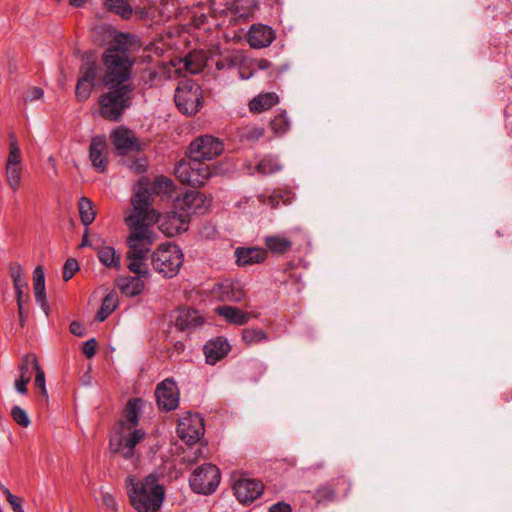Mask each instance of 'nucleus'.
Masks as SVG:
<instances>
[{
	"label": "nucleus",
	"mask_w": 512,
	"mask_h": 512,
	"mask_svg": "<svg viewBox=\"0 0 512 512\" xmlns=\"http://www.w3.org/2000/svg\"><path fill=\"white\" fill-rule=\"evenodd\" d=\"M126 40L124 36L116 38L102 54V83L106 88L131 84L135 58L128 51Z\"/></svg>",
	"instance_id": "1"
},
{
	"label": "nucleus",
	"mask_w": 512,
	"mask_h": 512,
	"mask_svg": "<svg viewBox=\"0 0 512 512\" xmlns=\"http://www.w3.org/2000/svg\"><path fill=\"white\" fill-rule=\"evenodd\" d=\"M125 486L131 506L137 512H158L162 506L165 490L159 484L155 473L147 475L139 480L129 475L125 480Z\"/></svg>",
	"instance_id": "2"
},
{
	"label": "nucleus",
	"mask_w": 512,
	"mask_h": 512,
	"mask_svg": "<svg viewBox=\"0 0 512 512\" xmlns=\"http://www.w3.org/2000/svg\"><path fill=\"white\" fill-rule=\"evenodd\" d=\"M154 197L143 179L140 180L134 188V194L131 198L132 209L125 216V223L130 232L141 228L142 230H153L152 225L157 220V211L151 206Z\"/></svg>",
	"instance_id": "3"
},
{
	"label": "nucleus",
	"mask_w": 512,
	"mask_h": 512,
	"mask_svg": "<svg viewBox=\"0 0 512 512\" xmlns=\"http://www.w3.org/2000/svg\"><path fill=\"white\" fill-rule=\"evenodd\" d=\"M157 238L158 236L153 230L139 228L130 232L127 238L128 251L126 253L127 267L130 272L143 278L151 276L147 258L150 246L156 242Z\"/></svg>",
	"instance_id": "4"
},
{
	"label": "nucleus",
	"mask_w": 512,
	"mask_h": 512,
	"mask_svg": "<svg viewBox=\"0 0 512 512\" xmlns=\"http://www.w3.org/2000/svg\"><path fill=\"white\" fill-rule=\"evenodd\" d=\"M139 418H120L114 426V432L110 439V447L113 452L119 453L125 459H131L135 453V447L146 437V431L139 427Z\"/></svg>",
	"instance_id": "5"
},
{
	"label": "nucleus",
	"mask_w": 512,
	"mask_h": 512,
	"mask_svg": "<svg viewBox=\"0 0 512 512\" xmlns=\"http://www.w3.org/2000/svg\"><path fill=\"white\" fill-rule=\"evenodd\" d=\"M134 85H119L108 88L99 98V113L110 121H119L126 109L131 106Z\"/></svg>",
	"instance_id": "6"
},
{
	"label": "nucleus",
	"mask_w": 512,
	"mask_h": 512,
	"mask_svg": "<svg viewBox=\"0 0 512 512\" xmlns=\"http://www.w3.org/2000/svg\"><path fill=\"white\" fill-rule=\"evenodd\" d=\"M151 265L155 272L163 278L175 277L184 261V254L181 248L171 242L161 244L155 249L151 256Z\"/></svg>",
	"instance_id": "7"
},
{
	"label": "nucleus",
	"mask_w": 512,
	"mask_h": 512,
	"mask_svg": "<svg viewBox=\"0 0 512 512\" xmlns=\"http://www.w3.org/2000/svg\"><path fill=\"white\" fill-rule=\"evenodd\" d=\"M33 371L35 372L34 387L39 390L43 397L47 398L45 374L39 366L36 355L33 353L24 355L18 365V375L14 382L15 390L19 394H26L27 385L32 378Z\"/></svg>",
	"instance_id": "8"
},
{
	"label": "nucleus",
	"mask_w": 512,
	"mask_h": 512,
	"mask_svg": "<svg viewBox=\"0 0 512 512\" xmlns=\"http://www.w3.org/2000/svg\"><path fill=\"white\" fill-rule=\"evenodd\" d=\"M174 98L178 109L186 115L196 114L202 106V90L193 80L180 81Z\"/></svg>",
	"instance_id": "9"
},
{
	"label": "nucleus",
	"mask_w": 512,
	"mask_h": 512,
	"mask_svg": "<svg viewBox=\"0 0 512 512\" xmlns=\"http://www.w3.org/2000/svg\"><path fill=\"white\" fill-rule=\"evenodd\" d=\"M220 480L219 468L214 464L207 463L192 472L189 477V485L197 494L210 495L216 491Z\"/></svg>",
	"instance_id": "10"
},
{
	"label": "nucleus",
	"mask_w": 512,
	"mask_h": 512,
	"mask_svg": "<svg viewBox=\"0 0 512 512\" xmlns=\"http://www.w3.org/2000/svg\"><path fill=\"white\" fill-rule=\"evenodd\" d=\"M176 175L182 183L202 186L212 176V170L202 159L190 157L188 162H181L177 166Z\"/></svg>",
	"instance_id": "11"
},
{
	"label": "nucleus",
	"mask_w": 512,
	"mask_h": 512,
	"mask_svg": "<svg viewBox=\"0 0 512 512\" xmlns=\"http://www.w3.org/2000/svg\"><path fill=\"white\" fill-rule=\"evenodd\" d=\"M223 142L211 135H203L196 138L189 146L190 157L202 160H210L223 152Z\"/></svg>",
	"instance_id": "12"
},
{
	"label": "nucleus",
	"mask_w": 512,
	"mask_h": 512,
	"mask_svg": "<svg viewBox=\"0 0 512 512\" xmlns=\"http://www.w3.org/2000/svg\"><path fill=\"white\" fill-rule=\"evenodd\" d=\"M179 390L173 379H165L155 389L157 405L162 412L175 410L179 405Z\"/></svg>",
	"instance_id": "13"
},
{
	"label": "nucleus",
	"mask_w": 512,
	"mask_h": 512,
	"mask_svg": "<svg viewBox=\"0 0 512 512\" xmlns=\"http://www.w3.org/2000/svg\"><path fill=\"white\" fill-rule=\"evenodd\" d=\"M210 201L198 191H188L181 198H177L175 209L187 214L188 221L192 214H203L207 211Z\"/></svg>",
	"instance_id": "14"
},
{
	"label": "nucleus",
	"mask_w": 512,
	"mask_h": 512,
	"mask_svg": "<svg viewBox=\"0 0 512 512\" xmlns=\"http://www.w3.org/2000/svg\"><path fill=\"white\" fill-rule=\"evenodd\" d=\"M155 223H159V229L166 236L173 237L188 229V218L187 214H182L179 210L171 211L166 214H159L157 212V220Z\"/></svg>",
	"instance_id": "15"
},
{
	"label": "nucleus",
	"mask_w": 512,
	"mask_h": 512,
	"mask_svg": "<svg viewBox=\"0 0 512 512\" xmlns=\"http://www.w3.org/2000/svg\"><path fill=\"white\" fill-rule=\"evenodd\" d=\"M233 490L236 498L241 503L248 504L262 495L264 485L256 479L239 477L233 484Z\"/></svg>",
	"instance_id": "16"
},
{
	"label": "nucleus",
	"mask_w": 512,
	"mask_h": 512,
	"mask_svg": "<svg viewBox=\"0 0 512 512\" xmlns=\"http://www.w3.org/2000/svg\"><path fill=\"white\" fill-rule=\"evenodd\" d=\"M178 437L188 446L197 443L205 433L203 418H180L176 429Z\"/></svg>",
	"instance_id": "17"
},
{
	"label": "nucleus",
	"mask_w": 512,
	"mask_h": 512,
	"mask_svg": "<svg viewBox=\"0 0 512 512\" xmlns=\"http://www.w3.org/2000/svg\"><path fill=\"white\" fill-rule=\"evenodd\" d=\"M110 139L119 155H126L128 152L142 149L139 139L124 126L114 129L110 134Z\"/></svg>",
	"instance_id": "18"
},
{
	"label": "nucleus",
	"mask_w": 512,
	"mask_h": 512,
	"mask_svg": "<svg viewBox=\"0 0 512 512\" xmlns=\"http://www.w3.org/2000/svg\"><path fill=\"white\" fill-rule=\"evenodd\" d=\"M89 158L92 166L98 172H104L108 164V147L105 136L98 135L92 138L89 146Z\"/></svg>",
	"instance_id": "19"
},
{
	"label": "nucleus",
	"mask_w": 512,
	"mask_h": 512,
	"mask_svg": "<svg viewBox=\"0 0 512 512\" xmlns=\"http://www.w3.org/2000/svg\"><path fill=\"white\" fill-rule=\"evenodd\" d=\"M213 296L223 302H241L246 298V292L239 282L226 280L214 287Z\"/></svg>",
	"instance_id": "20"
},
{
	"label": "nucleus",
	"mask_w": 512,
	"mask_h": 512,
	"mask_svg": "<svg viewBox=\"0 0 512 512\" xmlns=\"http://www.w3.org/2000/svg\"><path fill=\"white\" fill-rule=\"evenodd\" d=\"M274 39V30L264 24H253L247 33V41L255 49L268 47Z\"/></svg>",
	"instance_id": "21"
},
{
	"label": "nucleus",
	"mask_w": 512,
	"mask_h": 512,
	"mask_svg": "<svg viewBox=\"0 0 512 512\" xmlns=\"http://www.w3.org/2000/svg\"><path fill=\"white\" fill-rule=\"evenodd\" d=\"M235 256L239 266L259 264L266 260L267 250L258 247H238Z\"/></svg>",
	"instance_id": "22"
},
{
	"label": "nucleus",
	"mask_w": 512,
	"mask_h": 512,
	"mask_svg": "<svg viewBox=\"0 0 512 512\" xmlns=\"http://www.w3.org/2000/svg\"><path fill=\"white\" fill-rule=\"evenodd\" d=\"M9 273L13 281L17 306L21 309V303L29 300V295L24 293L25 289L28 287V283L23 277V269L18 262H14L10 265Z\"/></svg>",
	"instance_id": "23"
},
{
	"label": "nucleus",
	"mask_w": 512,
	"mask_h": 512,
	"mask_svg": "<svg viewBox=\"0 0 512 512\" xmlns=\"http://www.w3.org/2000/svg\"><path fill=\"white\" fill-rule=\"evenodd\" d=\"M229 350L230 344L222 338L211 340L203 347L206 362L211 365L216 364L220 359L226 356Z\"/></svg>",
	"instance_id": "24"
},
{
	"label": "nucleus",
	"mask_w": 512,
	"mask_h": 512,
	"mask_svg": "<svg viewBox=\"0 0 512 512\" xmlns=\"http://www.w3.org/2000/svg\"><path fill=\"white\" fill-rule=\"evenodd\" d=\"M215 312L223 317L228 323L234 325H245L249 322L250 318L256 317L252 313L245 312L237 307L224 305L215 309Z\"/></svg>",
	"instance_id": "25"
},
{
	"label": "nucleus",
	"mask_w": 512,
	"mask_h": 512,
	"mask_svg": "<svg viewBox=\"0 0 512 512\" xmlns=\"http://www.w3.org/2000/svg\"><path fill=\"white\" fill-rule=\"evenodd\" d=\"M279 101L277 94L269 92L255 96L249 102V109L254 113H261L269 110Z\"/></svg>",
	"instance_id": "26"
},
{
	"label": "nucleus",
	"mask_w": 512,
	"mask_h": 512,
	"mask_svg": "<svg viewBox=\"0 0 512 512\" xmlns=\"http://www.w3.org/2000/svg\"><path fill=\"white\" fill-rule=\"evenodd\" d=\"M202 323L203 317L197 310L194 309L182 310L176 319L177 326H179L182 330L196 328Z\"/></svg>",
	"instance_id": "27"
},
{
	"label": "nucleus",
	"mask_w": 512,
	"mask_h": 512,
	"mask_svg": "<svg viewBox=\"0 0 512 512\" xmlns=\"http://www.w3.org/2000/svg\"><path fill=\"white\" fill-rule=\"evenodd\" d=\"M143 277L139 276H130L122 278L119 282V288L121 292L128 296L134 297L141 294L145 288Z\"/></svg>",
	"instance_id": "28"
},
{
	"label": "nucleus",
	"mask_w": 512,
	"mask_h": 512,
	"mask_svg": "<svg viewBox=\"0 0 512 512\" xmlns=\"http://www.w3.org/2000/svg\"><path fill=\"white\" fill-rule=\"evenodd\" d=\"M264 244L270 252L274 254H284L292 247L289 238L283 235H270L264 238Z\"/></svg>",
	"instance_id": "29"
},
{
	"label": "nucleus",
	"mask_w": 512,
	"mask_h": 512,
	"mask_svg": "<svg viewBox=\"0 0 512 512\" xmlns=\"http://www.w3.org/2000/svg\"><path fill=\"white\" fill-rule=\"evenodd\" d=\"M78 211L81 222L84 226H89L95 220L96 212L93 203L87 197L82 196L78 202Z\"/></svg>",
	"instance_id": "30"
},
{
	"label": "nucleus",
	"mask_w": 512,
	"mask_h": 512,
	"mask_svg": "<svg viewBox=\"0 0 512 512\" xmlns=\"http://www.w3.org/2000/svg\"><path fill=\"white\" fill-rule=\"evenodd\" d=\"M152 192V195H165L171 196L174 190L173 182L165 176H158L155 180L147 186Z\"/></svg>",
	"instance_id": "31"
},
{
	"label": "nucleus",
	"mask_w": 512,
	"mask_h": 512,
	"mask_svg": "<svg viewBox=\"0 0 512 512\" xmlns=\"http://www.w3.org/2000/svg\"><path fill=\"white\" fill-rule=\"evenodd\" d=\"M83 63L80 67V78L84 81L95 84V80L98 76V66L91 54L84 57Z\"/></svg>",
	"instance_id": "32"
},
{
	"label": "nucleus",
	"mask_w": 512,
	"mask_h": 512,
	"mask_svg": "<svg viewBox=\"0 0 512 512\" xmlns=\"http://www.w3.org/2000/svg\"><path fill=\"white\" fill-rule=\"evenodd\" d=\"M118 306V295L115 292L108 293L96 314V319L100 322L104 321Z\"/></svg>",
	"instance_id": "33"
},
{
	"label": "nucleus",
	"mask_w": 512,
	"mask_h": 512,
	"mask_svg": "<svg viewBox=\"0 0 512 512\" xmlns=\"http://www.w3.org/2000/svg\"><path fill=\"white\" fill-rule=\"evenodd\" d=\"M257 7V0H235L232 11L238 18H248Z\"/></svg>",
	"instance_id": "34"
},
{
	"label": "nucleus",
	"mask_w": 512,
	"mask_h": 512,
	"mask_svg": "<svg viewBox=\"0 0 512 512\" xmlns=\"http://www.w3.org/2000/svg\"><path fill=\"white\" fill-rule=\"evenodd\" d=\"M100 262L107 267H120V255L111 246H104L98 251Z\"/></svg>",
	"instance_id": "35"
},
{
	"label": "nucleus",
	"mask_w": 512,
	"mask_h": 512,
	"mask_svg": "<svg viewBox=\"0 0 512 512\" xmlns=\"http://www.w3.org/2000/svg\"><path fill=\"white\" fill-rule=\"evenodd\" d=\"M292 198H293V196H292L291 192H284V193L274 192L273 194H271L269 196H265V195L259 196L260 202H262L265 205H269L272 209L277 208V206L280 203V200H282V202L284 204H289V203H291Z\"/></svg>",
	"instance_id": "36"
},
{
	"label": "nucleus",
	"mask_w": 512,
	"mask_h": 512,
	"mask_svg": "<svg viewBox=\"0 0 512 512\" xmlns=\"http://www.w3.org/2000/svg\"><path fill=\"white\" fill-rule=\"evenodd\" d=\"M205 65L204 57L197 52L189 53L185 57V67L191 74L200 73L204 69Z\"/></svg>",
	"instance_id": "37"
},
{
	"label": "nucleus",
	"mask_w": 512,
	"mask_h": 512,
	"mask_svg": "<svg viewBox=\"0 0 512 512\" xmlns=\"http://www.w3.org/2000/svg\"><path fill=\"white\" fill-rule=\"evenodd\" d=\"M242 339L247 345H254L268 340L267 333L258 328H246L242 332Z\"/></svg>",
	"instance_id": "38"
},
{
	"label": "nucleus",
	"mask_w": 512,
	"mask_h": 512,
	"mask_svg": "<svg viewBox=\"0 0 512 512\" xmlns=\"http://www.w3.org/2000/svg\"><path fill=\"white\" fill-rule=\"evenodd\" d=\"M105 5L123 19H129L132 15V7L125 0H105Z\"/></svg>",
	"instance_id": "39"
},
{
	"label": "nucleus",
	"mask_w": 512,
	"mask_h": 512,
	"mask_svg": "<svg viewBox=\"0 0 512 512\" xmlns=\"http://www.w3.org/2000/svg\"><path fill=\"white\" fill-rule=\"evenodd\" d=\"M281 168L282 165L278 162V160L270 156L264 157L256 165V171L261 175L273 174L281 170Z\"/></svg>",
	"instance_id": "40"
},
{
	"label": "nucleus",
	"mask_w": 512,
	"mask_h": 512,
	"mask_svg": "<svg viewBox=\"0 0 512 512\" xmlns=\"http://www.w3.org/2000/svg\"><path fill=\"white\" fill-rule=\"evenodd\" d=\"M270 127L275 135L281 136L290 129V121L285 111L276 115L270 122Z\"/></svg>",
	"instance_id": "41"
},
{
	"label": "nucleus",
	"mask_w": 512,
	"mask_h": 512,
	"mask_svg": "<svg viewBox=\"0 0 512 512\" xmlns=\"http://www.w3.org/2000/svg\"><path fill=\"white\" fill-rule=\"evenodd\" d=\"M6 177L11 189L17 191L22 178L21 166H6Z\"/></svg>",
	"instance_id": "42"
},
{
	"label": "nucleus",
	"mask_w": 512,
	"mask_h": 512,
	"mask_svg": "<svg viewBox=\"0 0 512 512\" xmlns=\"http://www.w3.org/2000/svg\"><path fill=\"white\" fill-rule=\"evenodd\" d=\"M94 84L79 78L76 84V97L79 101H85L90 97Z\"/></svg>",
	"instance_id": "43"
},
{
	"label": "nucleus",
	"mask_w": 512,
	"mask_h": 512,
	"mask_svg": "<svg viewBox=\"0 0 512 512\" xmlns=\"http://www.w3.org/2000/svg\"><path fill=\"white\" fill-rule=\"evenodd\" d=\"M207 457V449L205 447H197V448H189V450L185 453L184 461L188 464H194L201 459H205Z\"/></svg>",
	"instance_id": "44"
},
{
	"label": "nucleus",
	"mask_w": 512,
	"mask_h": 512,
	"mask_svg": "<svg viewBox=\"0 0 512 512\" xmlns=\"http://www.w3.org/2000/svg\"><path fill=\"white\" fill-rule=\"evenodd\" d=\"M144 404V401L140 398H134L129 400L124 410V416H139L143 412Z\"/></svg>",
	"instance_id": "45"
},
{
	"label": "nucleus",
	"mask_w": 512,
	"mask_h": 512,
	"mask_svg": "<svg viewBox=\"0 0 512 512\" xmlns=\"http://www.w3.org/2000/svg\"><path fill=\"white\" fill-rule=\"evenodd\" d=\"M21 150L19 144H9V154L6 162V166H21Z\"/></svg>",
	"instance_id": "46"
},
{
	"label": "nucleus",
	"mask_w": 512,
	"mask_h": 512,
	"mask_svg": "<svg viewBox=\"0 0 512 512\" xmlns=\"http://www.w3.org/2000/svg\"><path fill=\"white\" fill-rule=\"evenodd\" d=\"M264 135V128L259 126H247L243 129L241 137L247 141H257Z\"/></svg>",
	"instance_id": "47"
},
{
	"label": "nucleus",
	"mask_w": 512,
	"mask_h": 512,
	"mask_svg": "<svg viewBox=\"0 0 512 512\" xmlns=\"http://www.w3.org/2000/svg\"><path fill=\"white\" fill-rule=\"evenodd\" d=\"M241 58H242V55L239 52L232 53L230 55H227L223 59L216 61V67L218 70L230 68L232 66L237 65L240 62Z\"/></svg>",
	"instance_id": "48"
},
{
	"label": "nucleus",
	"mask_w": 512,
	"mask_h": 512,
	"mask_svg": "<svg viewBox=\"0 0 512 512\" xmlns=\"http://www.w3.org/2000/svg\"><path fill=\"white\" fill-rule=\"evenodd\" d=\"M33 290L36 302L47 315L49 307L46 299L45 285L33 286Z\"/></svg>",
	"instance_id": "49"
},
{
	"label": "nucleus",
	"mask_w": 512,
	"mask_h": 512,
	"mask_svg": "<svg viewBox=\"0 0 512 512\" xmlns=\"http://www.w3.org/2000/svg\"><path fill=\"white\" fill-rule=\"evenodd\" d=\"M79 270L78 262L74 259H68L63 267V279L64 281L70 280L73 275Z\"/></svg>",
	"instance_id": "50"
},
{
	"label": "nucleus",
	"mask_w": 512,
	"mask_h": 512,
	"mask_svg": "<svg viewBox=\"0 0 512 512\" xmlns=\"http://www.w3.org/2000/svg\"><path fill=\"white\" fill-rule=\"evenodd\" d=\"M44 95V92L41 88L39 87H32V88H29L24 97H23V101L25 103H28V102H33V101H36V100H40Z\"/></svg>",
	"instance_id": "51"
},
{
	"label": "nucleus",
	"mask_w": 512,
	"mask_h": 512,
	"mask_svg": "<svg viewBox=\"0 0 512 512\" xmlns=\"http://www.w3.org/2000/svg\"><path fill=\"white\" fill-rule=\"evenodd\" d=\"M316 497H317L318 501H324V500L330 501V500L334 499L335 493L330 487L323 486V487H320L319 489H317Z\"/></svg>",
	"instance_id": "52"
},
{
	"label": "nucleus",
	"mask_w": 512,
	"mask_h": 512,
	"mask_svg": "<svg viewBox=\"0 0 512 512\" xmlns=\"http://www.w3.org/2000/svg\"><path fill=\"white\" fill-rule=\"evenodd\" d=\"M101 499H102V502L104 504V506L109 509V510H112V511H116L117 510V501H116V498L108 493V492H101Z\"/></svg>",
	"instance_id": "53"
},
{
	"label": "nucleus",
	"mask_w": 512,
	"mask_h": 512,
	"mask_svg": "<svg viewBox=\"0 0 512 512\" xmlns=\"http://www.w3.org/2000/svg\"><path fill=\"white\" fill-rule=\"evenodd\" d=\"M96 349H97V342L94 338L89 339L83 345V353L88 358H91L95 355Z\"/></svg>",
	"instance_id": "54"
},
{
	"label": "nucleus",
	"mask_w": 512,
	"mask_h": 512,
	"mask_svg": "<svg viewBox=\"0 0 512 512\" xmlns=\"http://www.w3.org/2000/svg\"><path fill=\"white\" fill-rule=\"evenodd\" d=\"M45 285V274L41 266H37L33 271V286Z\"/></svg>",
	"instance_id": "55"
},
{
	"label": "nucleus",
	"mask_w": 512,
	"mask_h": 512,
	"mask_svg": "<svg viewBox=\"0 0 512 512\" xmlns=\"http://www.w3.org/2000/svg\"><path fill=\"white\" fill-rule=\"evenodd\" d=\"M8 503L11 505L13 512H24L21 500L13 494H9Z\"/></svg>",
	"instance_id": "56"
},
{
	"label": "nucleus",
	"mask_w": 512,
	"mask_h": 512,
	"mask_svg": "<svg viewBox=\"0 0 512 512\" xmlns=\"http://www.w3.org/2000/svg\"><path fill=\"white\" fill-rule=\"evenodd\" d=\"M269 512H292V509L289 504L278 502L270 507Z\"/></svg>",
	"instance_id": "57"
},
{
	"label": "nucleus",
	"mask_w": 512,
	"mask_h": 512,
	"mask_svg": "<svg viewBox=\"0 0 512 512\" xmlns=\"http://www.w3.org/2000/svg\"><path fill=\"white\" fill-rule=\"evenodd\" d=\"M70 331L76 336H83L84 335V327L79 322H72L70 324Z\"/></svg>",
	"instance_id": "58"
},
{
	"label": "nucleus",
	"mask_w": 512,
	"mask_h": 512,
	"mask_svg": "<svg viewBox=\"0 0 512 512\" xmlns=\"http://www.w3.org/2000/svg\"><path fill=\"white\" fill-rule=\"evenodd\" d=\"M10 416H27V414L22 408L14 405L11 409Z\"/></svg>",
	"instance_id": "59"
},
{
	"label": "nucleus",
	"mask_w": 512,
	"mask_h": 512,
	"mask_svg": "<svg viewBox=\"0 0 512 512\" xmlns=\"http://www.w3.org/2000/svg\"><path fill=\"white\" fill-rule=\"evenodd\" d=\"M88 234H89V230L88 229H85L84 231V235H83V238H82V241H81V244H80V248H83V247H86V246H91V243L88 239Z\"/></svg>",
	"instance_id": "60"
},
{
	"label": "nucleus",
	"mask_w": 512,
	"mask_h": 512,
	"mask_svg": "<svg viewBox=\"0 0 512 512\" xmlns=\"http://www.w3.org/2000/svg\"><path fill=\"white\" fill-rule=\"evenodd\" d=\"M132 169L136 172H143L144 166H143V160H137L132 164Z\"/></svg>",
	"instance_id": "61"
},
{
	"label": "nucleus",
	"mask_w": 512,
	"mask_h": 512,
	"mask_svg": "<svg viewBox=\"0 0 512 512\" xmlns=\"http://www.w3.org/2000/svg\"><path fill=\"white\" fill-rule=\"evenodd\" d=\"M18 425L21 427H28L30 425V418H15Z\"/></svg>",
	"instance_id": "62"
},
{
	"label": "nucleus",
	"mask_w": 512,
	"mask_h": 512,
	"mask_svg": "<svg viewBox=\"0 0 512 512\" xmlns=\"http://www.w3.org/2000/svg\"><path fill=\"white\" fill-rule=\"evenodd\" d=\"M18 314H19L20 323H21V325L23 326V325H24V321H25V315H24V303H21V310H20V308L18 307Z\"/></svg>",
	"instance_id": "63"
},
{
	"label": "nucleus",
	"mask_w": 512,
	"mask_h": 512,
	"mask_svg": "<svg viewBox=\"0 0 512 512\" xmlns=\"http://www.w3.org/2000/svg\"><path fill=\"white\" fill-rule=\"evenodd\" d=\"M85 0H70V4L74 7H81Z\"/></svg>",
	"instance_id": "64"
}]
</instances>
